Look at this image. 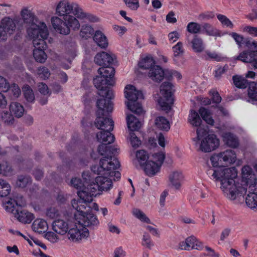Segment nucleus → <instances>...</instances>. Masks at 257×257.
<instances>
[{
    "instance_id": "f257e3e1",
    "label": "nucleus",
    "mask_w": 257,
    "mask_h": 257,
    "mask_svg": "<svg viewBox=\"0 0 257 257\" xmlns=\"http://www.w3.org/2000/svg\"><path fill=\"white\" fill-rule=\"evenodd\" d=\"M207 173L211 179L220 182V189L227 198L234 200L240 196L247 194L245 198L246 205L251 209L257 211V183L247 181L244 185H240L236 181L237 176L235 167L210 168Z\"/></svg>"
},
{
    "instance_id": "f03ea898",
    "label": "nucleus",
    "mask_w": 257,
    "mask_h": 257,
    "mask_svg": "<svg viewBox=\"0 0 257 257\" xmlns=\"http://www.w3.org/2000/svg\"><path fill=\"white\" fill-rule=\"evenodd\" d=\"M120 166L116 158L104 157L100 159L99 164L92 166L91 170L95 174L102 176L91 180L85 190L78 192L79 197L87 201H92L93 198L99 194V191L110 190L112 187V180L120 178V173L116 170Z\"/></svg>"
},
{
    "instance_id": "7ed1b4c3",
    "label": "nucleus",
    "mask_w": 257,
    "mask_h": 257,
    "mask_svg": "<svg viewBox=\"0 0 257 257\" xmlns=\"http://www.w3.org/2000/svg\"><path fill=\"white\" fill-rule=\"evenodd\" d=\"M72 13L74 16L85 22H96L98 18L84 11L82 8L76 3H70L68 0H61L57 5L56 14L62 18Z\"/></svg>"
},
{
    "instance_id": "20e7f679",
    "label": "nucleus",
    "mask_w": 257,
    "mask_h": 257,
    "mask_svg": "<svg viewBox=\"0 0 257 257\" xmlns=\"http://www.w3.org/2000/svg\"><path fill=\"white\" fill-rule=\"evenodd\" d=\"M90 202L79 198L78 200L73 199L71 204L73 208L76 210V212L74 213L75 221L83 227L94 228L99 223L97 216L91 213L84 212L86 209L87 203Z\"/></svg>"
},
{
    "instance_id": "39448f33",
    "label": "nucleus",
    "mask_w": 257,
    "mask_h": 257,
    "mask_svg": "<svg viewBox=\"0 0 257 257\" xmlns=\"http://www.w3.org/2000/svg\"><path fill=\"white\" fill-rule=\"evenodd\" d=\"M98 110L96 112L97 118L95 123L96 126L101 130L112 131L114 122L109 117H104L105 113L111 112L113 110V104L109 100L99 99L97 101Z\"/></svg>"
},
{
    "instance_id": "423d86ee",
    "label": "nucleus",
    "mask_w": 257,
    "mask_h": 257,
    "mask_svg": "<svg viewBox=\"0 0 257 257\" xmlns=\"http://www.w3.org/2000/svg\"><path fill=\"white\" fill-rule=\"evenodd\" d=\"M80 20L76 16L70 14L66 15L62 19L54 16L51 19L53 28L57 33L67 35L70 33L71 30L77 31L80 28Z\"/></svg>"
},
{
    "instance_id": "0eeeda50",
    "label": "nucleus",
    "mask_w": 257,
    "mask_h": 257,
    "mask_svg": "<svg viewBox=\"0 0 257 257\" xmlns=\"http://www.w3.org/2000/svg\"><path fill=\"white\" fill-rule=\"evenodd\" d=\"M197 137L193 139L196 144H199V150L204 152H210L219 146V140L214 134L207 135V129L201 126L196 130Z\"/></svg>"
},
{
    "instance_id": "6e6552de",
    "label": "nucleus",
    "mask_w": 257,
    "mask_h": 257,
    "mask_svg": "<svg viewBox=\"0 0 257 257\" xmlns=\"http://www.w3.org/2000/svg\"><path fill=\"white\" fill-rule=\"evenodd\" d=\"M124 96L127 101L126 106L131 111L137 114H141L143 113L141 104L138 101L140 99H143L142 92L136 89L132 85H127L124 88Z\"/></svg>"
},
{
    "instance_id": "1a4fd4ad",
    "label": "nucleus",
    "mask_w": 257,
    "mask_h": 257,
    "mask_svg": "<svg viewBox=\"0 0 257 257\" xmlns=\"http://www.w3.org/2000/svg\"><path fill=\"white\" fill-rule=\"evenodd\" d=\"M28 37L33 41V45H45V40L49 36V31L46 24L42 22L37 24H31L27 28Z\"/></svg>"
},
{
    "instance_id": "9d476101",
    "label": "nucleus",
    "mask_w": 257,
    "mask_h": 257,
    "mask_svg": "<svg viewBox=\"0 0 257 257\" xmlns=\"http://www.w3.org/2000/svg\"><path fill=\"white\" fill-rule=\"evenodd\" d=\"M172 85L169 82H164L160 86V96L157 101L163 110L168 112L171 109L174 99L172 97Z\"/></svg>"
},
{
    "instance_id": "9b49d317",
    "label": "nucleus",
    "mask_w": 257,
    "mask_h": 257,
    "mask_svg": "<svg viewBox=\"0 0 257 257\" xmlns=\"http://www.w3.org/2000/svg\"><path fill=\"white\" fill-rule=\"evenodd\" d=\"M114 81L113 79L108 80L101 76H96L93 79V83L98 90V94L106 100L111 99L113 97V92L107 85H113Z\"/></svg>"
},
{
    "instance_id": "f8f14e48",
    "label": "nucleus",
    "mask_w": 257,
    "mask_h": 257,
    "mask_svg": "<svg viewBox=\"0 0 257 257\" xmlns=\"http://www.w3.org/2000/svg\"><path fill=\"white\" fill-rule=\"evenodd\" d=\"M236 160V155L232 150H226L220 153L215 154L210 158L211 164L214 167L233 164Z\"/></svg>"
},
{
    "instance_id": "ddd939ff",
    "label": "nucleus",
    "mask_w": 257,
    "mask_h": 257,
    "mask_svg": "<svg viewBox=\"0 0 257 257\" xmlns=\"http://www.w3.org/2000/svg\"><path fill=\"white\" fill-rule=\"evenodd\" d=\"M89 235V232L86 227L82 226L76 221L68 232V239L73 242H79L86 239Z\"/></svg>"
},
{
    "instance_id": "4468645a",
    "label": "nucleus",
    "mask_w": 257,
    "mask_h": 257,
    "mask_svg": "<svg viewBox=\"0 0 257 257\" xmlns=\"http://www.w3.org/2000/svg\"><path fill=\"white\" fill-rule=\"evenodd\" d=\"M232 59L234 61L239 60L244 63H251L254 69H257V49L255 50L243 51Z\"/></svg>"
},
{
    "instance_id": "2eb2a0df",
    "label": "nucleus",
    "mask_w": 257,
    "mask_h": 257,
    "mask_svg": "<svg viewBox=\"0 0 257 257\" xmlns=\"http://www.w3.org/2000/svg\"><path fill=\"white\" fill-rule=\"evenodd\" d=\"M179 247L181 250L197 249L201 250L203 248V246L202 243L194 236H190L187 237L185 241L180 242L179 244Z\"/></svg>"
},
{
    "instance_id": "dca6fc26",
    "label": "nucleus",
    "mask_w": 257,
    "mask_h": 257,
    "mask_svg": "<svg viewBox=\"0 0 257 257\" xmlns=\"http://www.w3.org/2000/svg\"><path fill=\"white\" fill-rule=\"evenodd\" d=\"M20 19L18 18L12 19L9 17L4 18L1 22V25L4 28L7 34H13L17 28L18 30L22 28V26H19V24L20 22Z\"/></svg>"
},
{
    "instance_id": "f3484780",
    "label": "nucleus",
    "mask_w": 257,
    "mask_h": 257,
    "mask_svg": "<svg viewBox=\"0 0 257 257\" xmlns=\"http://www.w3.org/2000/svg\"><path fill=\"white\" fill-rule=\"evenodd\" d=\"M72 227V222L69 220L57 219L53 223V230L57 233L64 235Z\"/></svg>"
},
{
    "instance_id": "a211bd4d",
    "label": "nucleus",
    "mask_w": 257,
    "mask_h": 257,
    "mask_svg": "<svg viewBox=\"0 0 257 257\" xmlns=\"http://www.w3.org/2000/svg\"><path fill=\"white\" fill-rule=\"evenodd\" d=\"M115 56L113 54L105 52L97 53L94 57V61L98 65L108 66L113 62Z\"/></svg>"
},
{
    "instance_id": "6ab92c4d",
    "label": "nucleus",
    "mask_w": 257,
    "mask_h": 257,
    "mask_svg": "<svg viewBox=\"0 0 257 257\" xmlns=\"http://www.w3.org/2000/svg\"><path fill=\"white\" fill-rule=\"evenodd\" d=\"M82 176L84 180V183H82L80 179L77 178H72L71 181V184L73 187L78 190L80 189L77 192L78 195V192L85 190V188L87 187L88 185L90 183V182H91L88 173H83Z\"/></svg>"
},
{
    "instance_id": "aec40b11",
    "label": "nucleus",
    "mask_w": 257,
    "mask_h": 257,
    "mask_svg": "<svg viewBox=\"0 0 257 257\" xmlns=\"http://www.w3.org/2000/svg\"><path fill=\"white\" fill-rule=\"evenodd\" d=\"M35 49L33 50V56L37 62L41 63H44L47 59V55L44 50L47 48V45L45 42V45H34Z\"/></svg>"
},
{
    "instance_id": "412c9836",
    "label": "nucleus",
    "mask_w": 257,
    "mask_h": 257,
    "mask_svg": "<svg viewBox=\"0 0 257 257\" xmlns=\"http://www.w3.org/2000/svg\"><path fill=\"white\" fill-rule=\"evenodd\" d=\"M165 75L167 76L166 72H165L161 67L157 65L151 67L148 73V76L156 82L162 81Z\"/></svg>"
},
{
    "instance_id": "4be33fe9",
    "label": "nucleus",
    "mask_w": 257,
    "mask_h": 257,
    "mask_svg": "<svg viewBox=\"0 0 257 257\" xmlns=\"http://www.w3.org/2000/svg\"><path fill=\"white\" fill-rule=\"evenodd\" d=\"M118 149L115 147L107 146L105 144L100 145L97 149L98 153L101 156H105L102 157L101 159L104 157L111 158L112 159L115 158L112 157L111 155L114 154L117 151Z\"/></svg>"
},
{
    "instance_id": "5701e85b",
    "label": "nucleus",
    "mask_w": 257,
    "mask_h": 257,
    "mask_svg": "<svg viewBox=\"0 0 257 257\" xmlns=\"http://www.w3.org/2000/svg\"><path fill=\"white\" fill-rule=\"evenodd\" d=\"M15 217L20 222L25 224L31 223L34 218V215L27 210L19 211L18 209L16 210Z\"/></svg>"
},
{
    "instance_id": "b1692460",
    "label": "nucleus",
    "mask_w": 257,
    "mask_h": 257,
    "mask_svg": "<svg viewBox=\"0 0 257 257\" xmlns=\"http://www.w3.org/2000/svg\"><path fill=\"white\" fill-rule=\"evenodd\" d=\"M161 167L154 161H148L144 167L145 173L149 176L155 175L160 171Z\"/></svg>"
},
{
    "instance_id": "393cba45",
    "label": "nucleus",
    "mask_w": 257,
    "mask_h": 257,
    "mask_svg": "<svg viewBox=\"0 0 257 257\" xmlns=\"http://www.w3.org/2000/svg\"><path fill=\"white\" fill-rule=\"evenodd\" d=\"M111 131H101L96 134L97 141L101 143L110 144L113 143L115 137L111 133Z\"/></svg>"
},
{
    "instance_id": "a878e982",
    "label": "nucleus",
    "mask_w": 257,
    "mask_h": 257,
    "mask_svg": "<svg viewBox=\"0 0 257 257\" xmlns=\"http://www.w3.org/2000/svg\"><path fill=\"white\" fill-rule=\"evenodd\" d=\"M201 33L205 34L210 36L220 37V31L212 26L211 24L207 23H203L201 25Z\"/></svg>"
},
{
    "instance_id": "bb28decb",
    "label": "nucleus",
    "mask_w": 257,
    "mask_h": 257,
    "mask_svg": "<svg viewBox=\"0 0 257 257\" xmlns=\"http://www.w3.org/2000/svg\"><path fill=\"white\" fill-rule=\"evenodd\" d=\"M128 128L132 132L139 130L141 127V122L133 114H128L126 117Z\"/></svg>"
},
{
    "instance_id": "cd10ccee",
    "label": "nucleus",
    "mask_w": 257,
    "mask_h": 257,
    "mask_svg": "<svg viewBox=\"0 0 257 257\" xmlns=\"http://www.w3.org/2000/svg\"><path fill=\"white\" fill-rule=\"evenodd\" d=\"M173 52V61L177 65H179V59L181 57L184 53L183 44L181 42H178L172 47Z\"/></svg>"
},
{
    "instance_id": "c85d7f7f",
    "label": "nucleus",
    "mask_w": 257,
    "mask_h": 257,
    "mask_svg": "<svg viewBox=\"0 0 257 257\" xmlns=\"http://www.w3.org/2000/svg\"><path fill=\"white\" fill-rule=\"evenodd\" d=\"M32 228L34 231L40 233L46 232L48 228V225L45 220L37 219L33 222Z\"/></svg>"
},
{
    "instance_id": "c756f323",
    "label": "nucleus",
    "mask_w": 257,
    "mask_h": 257,
    "mask_svg": "<svg viewBox=\"0 0 257 257\" xmlns=\"http://www.w3.org/2000/svg\"><path fill=\"white\" fill-rule=\"evenodd\" d=\"M93 40L97 45L101 48H106L108 45L107 39L100 31H96L93 36Z\"/></svg>"
},
{
    "instance_id": "7c9ffc66",
    "label": "nucleus",
    "mask_w": 257,
    "mask_h": 257,
    "mask_svg": "<svg viewBox=\"0 0 257 257\" xmlns=\"http://www.w3.org/2000/svg\"><path fill=\"white\" fill-rule=\"evenodd\" d=\"M222 138L224 142L229 147L236 148L239 143L237 138L235 136L230 133H226L222 135Z\"/></svg>"
},
{
    "instance_id": "2f4dec72",
    "label": "nucleus",
    "mask_w": 257,
    "mask_h": 257,
    "mask_svg": "<svg viewBox=\"0 0 257 257\" xmlns=\"http://www.w3.org/2000/svg\"><path fill=\"white\" fill-rule=\"evenodd\" d=\"M183 178L182 174L181 172L179 171L173 172L169 175L170 182L176 189H178L180 187Z\"/></svg>"
},
{
    "instance_id": "473e14b6",
    "label": "nucleus",
    "mask_w": 257,
    "mask_h": 257,
    "mask_svg": "<svg viewBox=\"0 0 257 257\" xmlns=\"http://www.w3.org/2000/svg\"><path fill=\"white\" fill-rule=\"evenodd\" d=\"M21 16L24 22L29 26L31 24H35V17L31 11L27 8H24L21 12Z\"/></svg>"
},
{
    "instance_id": "72a5a7b5",
    "label": "nucleus",
    "mask_w": 257,
    "mask_h": 257,
    "mask_svg": "<svg viewBox=\"0 0 257 257\" xmlns=\"http://www.w3.org/2000/svg\"><path fill=\"white\" fill-rule=\"evenodd\" d=\"M98 73L105 79H113L115 74V69L112 67L104 66L98 70Z\"/></svg>"
},
{
    "instance_id": "f704fd0d",
    "label": "nucleus",
    "mask_w": 257,
    "mask_h": 257,
    "mask_svg": "<svg viewBox=\"0 0 257 257\" xmlns=\"http://www.w3.org/2000/svg\"><path fill=\"white\" fill-rule=\"evenodd\" d=\"M155 125L160 130L168 131L170 128L169 121L164 116H158L155 119Z\"/></svg>"
},
{
    "instance_id": "c9c22d12",
    "label": "nucleus",
    "mask_w": 257,
    "mask_h": 257,
    "mask_svg": "<svg viewBox=\"0 0 257 257\" xmlns=\"http://www.w3.org/2000/svg\"><path fill=\"white\" fill-rule=\"evenodd\" d=\"M248 96L252 103H257V83L251 82L248 85Z\"/></svg>"
},
{
    "instance_id": "e433bc0d",
    "label": "nucleus",
    "mask_w": 257,
    "mask_h": 257,
    "mask_svg": "<svg viewBox=\"0 0 257 257\" xmlns=\"http://www.w3.org/2000/svg\"><path fill=\"white\" fill-rule=\"evenodd\" d=\"M25 205L24 202H22L21 204H20L15 200L10 199L4 203L3 206L7 211L15 213L14 211L17 210L16 209V206H23Z\"/></svg>"
},
{
    "instance_id": "4c0bfd02",
    "label": "nucleus",
    "mask_w": 257,
    "mask_h": 257,
    "mask_svg": "<svg viewBox=\"0 0 257 257\" xmlns=\"http://www.w3.org/2000/svg\"><path fill=\"white\" fill-rule=\"evenodd\" d=\"M190 43L193 50L195 52H201L204 49L203 40L196 35L194 36Z\"/></svg>"
},
{
    "instance_id": "58836bf2",
    "label": "nucleus",
    "mask_w": 257,
    "mask_h": 257,
    "mask_svg": "<svg viewBox=\"0 0 257 257\" xmlns=\"http://www.w3.org/2000/svg\"><path fill=\"white\" fill-rule=\"evenodd\" d=\"M10 110L17 117H22L24 112L23 106L18 102H12L10 105Z\"/></svg>"
},
{
    "instance_id": "ea45409f",
    "label": "nucleus",
    "mask_w": 257,
    "mask_h": 257,
    "mask_svg": "<svg viewBox=\"0 0 257 257\" xmlns=\"http://www.w3.org/2000/svg\"><path fill=\"white\" fill-rule=\"evenodd\" d=\"M188 121L193 126L198 127L200 125L202 120L197 112L191 110L188 116Z\"/></svg>"
},
{
    "instance_id": "a19ab883",
    "label": "nucleus",
    "mask_w": 257,
    "mask_h": 257,
    "mask_svg": "<svg viewBox=\"0 0 257 257\" xmlns=\"http://www.w3.org/2000/svg\"><path fill=\"white\" fill-rule=\"evenodd\" d=\"M155 62L153 57L149 55L142 59L139 63L140 68L145 69H150L151 67H153L155 65Z\"/></svg>"
},
{
    "instance_id": "79ce46f5",
    "label": "nucleus",
    "mask_w": 257,
    "mask_h": 257,
    "mask_svg": "<svg viewBox=\"0 0 257 257\" xmlns=\"http://www.w3.org/2000/svg\"><path fill=\"white\" fill-rule=\"evenodd\" d=\"M199 113L202 119L208 124L213 125L214 120L211 116L210 111L203 107H201L199 109Z\"/></svg>"
},
{
    "instance_id": "37998d69",
    "label": "nucleus",
    "mask_w": 257,
    "mask_h": 257,
    "mask_svg": "<svg viewBox=\"0 0 257 257\" xmlns=\"http://www.w3.org/2000/svg\"><path fill=\"white\" fill-rule=\"evenodd\" d=\"M232 79L234 85L239 88H245L249 83L244 77L238 75L233 76Z\"/></svg>"
},
{
    "instance_id": "c03bdc74",
    "label": "nucleus",
    "mask_w": 257,
    "mask_h": 257,
    "mask_svg": "<svg viewBox=\"0 0 257 257\" xmlns=\"http://www.w3.org/2000/svg\"><path fill=\"white\" fill-rule=\"evenodd\" d=\"M136 159L141 166H144L147 163V161L149 159L148 153L144 150H141L137 151Z\"/></svg>"
},
{
    "instance_id": "a18cd8bd",
    "label": "nucleus",
    "mask_w": 257,
    "mask_h": 257,
    "mask_svg": "<svg viewBox=\"0 0 257 257\" xmlns=\"http://www.w3.org/2000/svg\"><path fill=\"white\" fill-rule=\"evenodd\" d=\"M204 58L207 60H211L217 62L221 61L223 59V57L220 54L208 50L205 52Z\"/></svg>"
},
{
    "instance_id": "49530a36",
    "label": "nucleus",
    "mask_w": 257,
    "mask_h": 257,
    "mask_svg": "<svg viewBox=\"0 0 257 257\" xmlns=\"http://www.w3.org/2000/svg\"><path fill=\"white\" fill-rule=\"evenodd\" d=\"M187 31L193 34L201 33V25L196 22H190L188 24L186 28Z\"/></svg>"
},
{
    "instance_id": "de8ad7c7",
    "label": "nucleus",
    "mask_w": 257,
    "mask_h": 257,
    "mask_svg": "<svg viewBox=\"0 0 257 257\" xmlns=\"http://www.w3.org/2000/svg\"><path fill=\"white\" fill-rule=\"evenodd\" d=\"M11 187L5 181L0 179V196L5 197L10 194Z\"/></svg>"
},
{
    "instance_id": "09e8293b",
    "label": "nucleus",
    "mask_w": 257,
    "mask_h": 257,
    "mask_svg": "<svg viewBox=\"0 0 257 257\" xmlns=\"http://www.w3.org/2000/svg\"><path fill=\"white\" fill-rule=\"evenodd\" d=\"M93 33L94 30L91 26L85 25L82 27L80 35L82 38L87 39L93 35Z\"/></svg>"
},
{
    "instance_id": "8fccbe9b",
    "label": "nucleus",
    "mask_w": 257,
    "mask_h": 257,
    "mask_svg": "<svg viewBox=\"0 0 257 257\" xmlns=\"http://www.w3.org/2000/svg\"><path fill=\"white\" fill-rule=\"evenodd\" d=\"M141 244L142 246L150 249L154 246V243L151 239L150 235L147 232H144L143 235Z\"/></svg>"
},
{
    "instance_id": "3c124183",
    "label": "nucleus",
    "mask_w": 257,
    "mask_h": 257,
    "mask_svg": "<svg viewBox=\"0 0 257 257\" xmlns=\"http://www.w3.org/2000/svg\"><path fill=\"white\" fill-rule=\"evenodd\" d=\"M1 120L6 125H12L14 122L13 115L8 111H3L1 113Z\"/></svg>"
},
{
    "instance_id": "603ef678",
    "label": "nucleus",
    "mask_w": 257,
    "mask_h": 257,
    "mask_svg": "<svg viewBox=\"0 0 257 257\" xmlns=\"http://www.w3.org/2000/svg\"><path fill=\"white\" fill-rule=\"evenodd\" d=\"M133 213L134 215L140 220L141 221L147 223H150L151 220L146 215V214L142 211L141 210L135 208L133 210Z\"/></svg>"
},
{
    "instance_id": "864d4df0",
    "label": "nucleus",
    "mask_w": 257,
    "mask_h": 257,
    "mask_svg": "<svg viewBox=\"0 0 257 257\" xmlns=\"http://www.w3.org/2000/svg\"><path fill=\"white\" fill-rule=\"evenodd\" d=\"M23 91L26 100L30 102H33L35 96L33 90L28 85H25L23 87Z\"/></svg>"
},
{
    "instance_id": "5fc2aeb1",
    "label": "nucleus",
    "mask_w": 257,
    "mask_h": 257,
    "mask_svg": "<svg viewBox=\"0 0 257 257\" xmlns=\"http://www.w3.org/2000/svg\"><path fill=\"white\" fill-rule=\"evenodd\" d=\"M165 158V153L160 152L154 154L152 155V159L150 161H154L158 165L161 167Z\"/></svg>"
},
{
    "instance_id": "6e6d98bb",
    "label": "nucleus",
    "mask_w": 257,
    "mask_h": 257,
    "mask_svg": "<svg viewBox=\"0 0 257 257\" xmlns=\"http://www.w3.org/2000/svg\"><path fill=\"white\" fill-rule=\"evenodd\" d=\"M217 18L223 27L229 28H232L233 27L234 25L233 23L225 16L221 14H218L217 15Z\"/></svg>"
},
{
    "instance_id": "4d7b16f0",
    "label": "nucleus",
    "mask_w": 257,
    "mask_h": 257,
    "mask_svg": "<svg viewBox=\"0 0 257 257\" xmlns=\"http://www.w3.org/2000/svg\"><path fill=\"white\" fill-rule=\"evenodd\" d=\"M11 95H13L14 98H17L21 94V90L16 84H13L11 86L9 85V88L7 90Z\"/></svg>"
},
{
    "instance_id": "13d9d810",
    "label": "nucleus",
    "mask_w": 257,
    "mask_h": 257,
    "mask_svg": "<svg viewBox=\"0 0 257 257\" xmlns=\"http://www.w3.org/2000/svg\"><path fill=\"white\" fill-rule=\"evenodd\" d=\"M126 6L132 11H136L140 7L139 0H123Z\"/></svg>"
},
{
    "instance_id": "bf43d9fd",
    "label": "nucleus",
    "mask_w": 257,
    "mask_h": 257,
    "mask_svg": "<svg viewBox=\"0 0 257 257\" xmlns=\"http://www.w3.org/2000/svg\"><path fill=\"white\" fill-rule=\"evenodd\" d=\"M37 73L40 78L44 79L48 78L50 75L49 69L45 67L39 68L38 69Z\"/></svg>"
},
{
    "instance_id": "052dcab7",
    "label": "nucleus",
    "mask_w": 257,
    "mask_h": 257,
    "mask_svg": "<svg viewBox=\"0 0 257 257\" xmlns=\"http://www.w3.org/2000/svg\"><path fill=\"white\" fill-rule=\"evenodd\" d=\"M31 182V179L29 177L21 176L19 177L17 184L19 187L24 188Z\"/></svg>"
},
{
    "instance_id": "680f3d73",
    "label": "nucleus",
    "mask_w": 257,
    "mask_h": 257,
    "mask_svg": "<svg viewBox=\"0 0 257 257\" xmlns=\"http://www.w3.org/2000/svg\"><path fill=\"white\" fill-rule=\"evenodd\" d=\"M229 35L234 40L239 47L241 46L244 40L243 36L235 32L230 33Z\"/></svg>"
},
{
    "instance_id": "e2e57ef3",
    "label": "nucleus",
    "mask_w": 257,
    "mask_h": 257,
    "mask_svg": "<svg viewBox=\"0 0 257 257\" xmlns=\"http://www.w3.org/2000/svg\"><path fill=\"white\" fill-rule=\"evenodd\" d=\"M45 238L52 243H55L58 241L59 237L55 232L52 231H48L45 235Z\"/></svg>"
},
{
    "instance_id": "0e129e2a",
    "label": "nucleus",
    "mask_w": 257,
    "mask_h": 257,
    "mask_svg": "<svg viewBox=\"0 0 257 257\" xmlns=\"http://www.w3.org/2000/svg\"><path fill=\"white\" fill-rule=\"evenodd\" d=\"M46 215L50 218H54L59 215V212L55 207H51L47 209Z\"/></svg>"
},
{
    "instance_id": "69168bd1",
    "label": "nucleus",
    "mask_w": 257,
    "mask_h": 257,
    "mask_svg": "<svg viewBox=\"0 0 257 257\" xmlns=\"http://www.w3.org/2000/svg\"><path fill=\"white\" fill-rule=\"evenodd\" d=\"M243 32L247 33L252 36H257V27H254L250 26H245L242 29Z\"/></svg>"
},
{
    "instance_id": "338daca9",
    "label": "nucleus",
    "mask_w": 257,
    "mask_h": 257,
    "mask_svg": "<svg viewBox=\"0 0 257 257\" xmlns=\"http://www.w3.org/2000/svg\"><path fill=\"white\" fill-rule=\"evenodd\" d=\"M130 142L132 146L134 148H137L141 144V141L136 136V134L133 132H131L130 134Z\"/></svg>"
},
{
    "instance_id": "774afa93",
    "label": "nucleus",
    "mask_w": 257,
    "mask_h": 257,
    "mask_svg": "<svg viewBox=\"0 0 257 257\" xmlns=\"http://www.w3.org/2000/svg\"><path fill=\"white\" fill-rule=\"evenodd\" d=\"M204 248L205 250L207 252V253L205 254L206 256L209 257H220L219 253L216 252L211 247L208 246H205L204 247Z\"/></svg>"
}]
</instances>
